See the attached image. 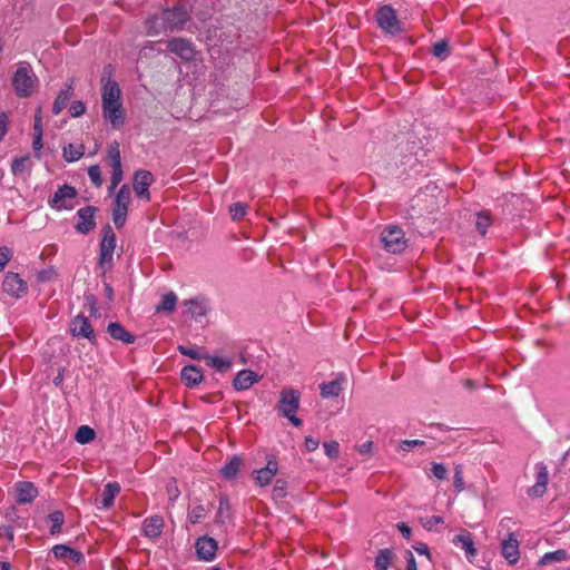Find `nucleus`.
Wrapping results in <instances>:
<instances>
[{"instance_id":"obj_1","label":"nucleus","mask_w":570,"mask_h":570,"mask_svg":"<svg viewBox=\"0 0 570 570\" xmlns=\"http://www.w3.org/2000/svg\"><path fill=\"white\" fill-rule=\"evenodd\" d=\"M101 100L102 117L112 128L120 129L126 119V111L121 101V89L117 81L111 78V67L105 68L101 77Z\"/></svg>"},{"instance_id":"obj_11","label":"nucleus","mask_w":570,"mask_h":570,"mask_svg":"<svg viewBox=\"0 0 570 570\" xmlns=\"http://www.w3.org/2000/svg\"><path fill=\"white\" fill-rule=\"evenodd\" d=\"M76 195L77 190L75 187L62 185L56 190L52 198L49 200V205L58 210H70L72 209V205L68 204V200L73 199Z\"/></svg>"},{"instance_id":"obj_45","label":"nucleus","mask_w":570,"mask_h":570,"mask_svg":"<svg viewBox=\"0 0 570 570\" xmlns=\"http://www.w3.org/2000/svg\"><path fill=\"white\" fill-rule=\"evenodd\" d=\"M88 176L96 187H100L102 185L101 169L98 165H91L88 168Z\"/></svg>"},{"instance_id":"obj_33","label":"nucleus","mask_w":570,"mask_h":570,"mask_svg":"<svg viewBox=\"0 0 570 570\" xmlns=\"http://www.w3.org/2000/svg\"><path fill=\"white\" fill-rule=\"evenodd\" d=\"M48 520L51 522L50 534L57 535L61 532V527L65 522V515L62 511L56 510L48 515Z\"/></svg>"},{"instance_id":"obj_36","label":"nucleus","mask_w":570,"mask_h":570,"mask_svg":"<svg viewBox=\"0 0 570 570\" xmlns=\"http://www.w3.org/2000/svg\"><path fill=\"white\" fill-rule=\"evenodd\" d=\"M177 296L174 292L165 294L160 303L156 306V312H173L176 307Z\"/></svg>"},{"instance_id":"obj_27","label":"nucleus","mask_w":570,"mask_h":570,"mask_svg":"<svg viewBox=\"0 0 570 570\" xmlns=\"http://www.w3.org/2000/svg\"><path fill=\"white\" fill-rule=\"evenodd\" d=\"M72 94V81H70V83L66 86V89L60 90L57 95L52 106L53 115H59L66 108Z\"/></svg>"},{"instance_id":"obj_15","label":"nucleus","mask_w":570,"mask_h":570,"mask_svg":"<svg viewBox=\"0 0 570 570\" xmlns=\"http://www.w3.org/2000/svg\"><path fill=\"white\" fill-rule=\"evenodd\" d=\"M277 472L278 462L275 456H271L267 459L266 465L262 469L255 470L253 474L257 485L266 487L272 482Z\"/></svg>"},{"instance_id":"obj_19","label":"nucleus","mask_w":570,"mask_h":570,"mask_svg":"<svg viewBox=\"0 0 570 570\" xmlns=\"http://www.w3.org/2000/svg\"><path fill=\"white\" fill-rule=\"evenodd\" d=\"M345 382V375L338 374L333 381L320 384L321 396L323 399L338 396L343 391V384Z\"/></svg>"},{"instance_id":"obj_14","label":"nucleus","mask_w":570,"mask_h":570,"mask_svg":"<svg viewBox=\"0 0 570 570\" xmlns=\"http://www.w3.org/2000/svg\"><path fill=\"white\" fill-rule=\"evenodd\" d=\"M195 548L198 559L208 562L214 560L218 544L214 538L204 535L197 539Z\"/></svg>"},{"instance_id":"obj_59","label":"nucleus","mask_w":570,"mask_h":570,"mask_svg":"<svg viewBox=\"0 0 570 570\" xmlns=\"http://www.w3.org/2000/svg\"><path fill=\"white\" fill-rule=\"evenodd\" d=\"M8 131V117L4 114H0V141L3 139Z\"/></svg>"},{"instance_id":"obj_43","label":"nucleus","mask_w":570,"mask_h":570,"mask_svg":"<svg viewBox=\"0 0 570 570\" xmlns=\"http://www.w3.org/2000/svg\"><path fill=\"white\" fill-rule=\"evenodd\" d=\"M206 517V510L202 504L193 507L188 513V519L191 523H198Z\"/></svg>"},{"instance_id":"obj_64","label":"nucleus","mask_w":570,"mask_h":570,"mask_svg":"<svg viewBox=\"0 0 570 570\" xmlns=\"http://www.w3.org/2000/svg\"><path fill=\"white\" fill-rule=\"evenodd\" d=\"M397 529H399V531L402 533V535L405 539H410L412 530H411V528L409 525H406L405 523L401 522V523L397 524Z\"/></svg>"},{"instance_id":"obj_13","label":"nucleus","mask_w":570,"mask_h":570,"mask_svg":"<svg viewBox=\"0 0 570 570\" xmlns=\"http://www.w3.org/2000/svg\"><path fill=\"white\" fill-rule=\"evenodd\" d=\"M70 332L73 336L87 338L91 343L96 341V335L91 324L82 314L72 318L70 323Z\"/></svg>"},{"instance_id":"obj_56","label":"nucleus","mask_w":570,"mask_h":570,"mask_svg":"<svg viewBox=\"0 0 570 570\" xmlns=\"http://www.w3.org/2000/svg\"><path fill=\"white\" fill-rule=\"evenodd\" d=\"M274 494L278 498H283L285 495V491H286V482L284 480H276L275 484H274Z\"/></svg>"},{"instance_id":"obj_21","label":"nucleus","mask_w":570,"mask_h":570,"mask_svg":"<svg viewBox=\"0 0 570 570\" xmlns=\"http://www.w3.org/2000/svg\"><path fill=\"white\" fill-rule=\"evenodd\" d=\"M502 554L510 564H514L519 560V541L513 533L502 542Z\"/></svg>"},{"instance_id":"obj_39","label":"nucleus","mask_w":570,"mask_h":570,"mask_svg":"<svg viewBox=\"0 0 570 570\" xmlns=\"http://www.w3.org/2000/svg\"><path fill=\"white\" fill-rule=\"evenodd\" d=\"M432 53L439 59H445L450 55V47L446 40H439L434 43Z\"/></svg>"},{"instance_id":"obj_24","label":"nucleus","mask_w":570,"mask_h":570,"mask_svg":"<svg viewBox=\"0 0 570 570\" xmlns=\"http://www.w3.org/2000/svg\"><path fill=\"white\" fill-rule=\"evenodd\" d=\"M203 377L202 370L196 365H187L180 372V379L188 387L197 386Z\"/></svg>"},{"instance_id":"obj_18","label":"nucleus","mask_w":570,"mask_h":570,"mask_svg":"<svg viewBox=\"0 0 570 570\" xmlns=\"http://www.w3.org/2000/svg\"><path fill=\"white\" fill-rule=\"evenodd\" d=\"M452 543L455 547H460L461 549H463L469 560H472L476 556L473 535L469 531L462 530L459 534H456L453 538Z\"/></svg>"},{"instance_id":"obj_32","label":"nucleus","mask_w":570,"mask_h":570,"mask_svg":"<svg viewBox=\"0 0 570 570\" xmlns=\"http://www.w3.org/2000/svg\"><path fill=\"white\" fill-rule=\"evenodd\" d=\"M205 360L208 366L220 373L227 372L232 366L229 358L206 355Z\"/></svg>"},{"instance_id":"obj_48","label":"nucleus","mask_w":570,"mask_h":570,"mask_svg":"<svg viewBox=\"0 0 570 570\" xmlns=\"http://www.w3.org/2000/svg\"><path fill=\"white\" fill-rule=\"evenodd\" d=\"M535 470H537V480H535V482L540 483V484L547 485L548 481H549V472H548L547 465L543 464V463H538L535 465Z\"/></svg>"},{"instance_id":"obj_57","label":"nucleus","mask_w":570,"mask_h":570,"mask_svg":"<svg viewBox=\"0 0 570 570\" xmlns=\"http://www.w3.org/2000/svg\"><path fill=\"white\" fill-rule=\"evenodd\" d=\"M228 510H229L228 499L226 497H220L218 512H217V519L220 520L224 517L225 511L228 512Z\"/></svg>"},{"instance_id":"obj_41","label":"nucleus","mask_w":570,"mask_h":570,"mask_svg":"<svg viewBox=\"0 0 570 570\" xmlns=\"http://www.w3.org/2000/svg\"><path fill=\"white\" fill-rule=\"evenodd\" d=\"M108 159L110 166L121 165V156L119 150V145L117 141L112 142L108 148Z\"/></svg>"},{"instance_id":"obj_3","label":"nucleus","mask_w":570,"mask_h":570,"mask_svg":"<svg viewBox=\"0 0 570 570\" xmlns=\"http://www.w3.org/2000/svg\"><path fill=\"white\" fill-rule=\"evenodd\" d=\"M37 83V77L28 62H20L12 77V86L19 97H28L32 94Z\"/></svg>"},{"instance_id":"obj_8","label":"nucleus","mask_w":570,"mask_h":570,"mask_svg":"<svg viewBox=\"0 0 570 570\" xmlns=\"http://www.w3.org/2000/svg\"><path fill=\"white\" fill-rule=\"evenodd\" d=\"M154 181V175L149 170H136L132 177V188L136 196L145 202H150L149 187Z\"/></svg>"},{"instance_id":"obj_55","label":"nucleus","mask_w":570,"mask_h":570,"mask_svg":"<svg viewBox=\"0 0 570 570\" xmlns=\"http://www.w3.org/2000/svg\"><path fill=\"white\" fill-rule=\"evenodd\" d=\"M12 256V252L8 247H0V272L4 268Z\"/></svg>"},{"instance_id":"obj_31","label":"nucleus","mask_w":570,"mask_h":570,"mask_svg":"<svg viewBox=\"0 0 570 570\" xmlns=\"http://www.w3.org/2000/svg\"><path fill=\"white\" fill-rule=\"evenodd\" d=\"M85 154V147L82 145L75 146L69 144L63 147L62 155L66 161L72 163L79 160Z\"/></svg>"},{"instance_id":"obj_28","label":"nucleus","mask_w":570,"mask_h":570,"mask_svg":"<svg viewBox=\"0 0 570 570\" xmlns=\"http://www.w3.org/2000/svg\"><path fill=\"white\" fill-rule=\"evenodd\" d=\"M120 492V485L117 482H109L102 491L101 508L108 509L114 504V500Z\"/></svg>"},{"instance_id":"obj_17","label":"nucleus","mask_w":570,"mask_h":570,"mask_svg":"<svg viewBox=\"0 0 570 570\" xmlns=\"http://www.w3.org/2000/svg\"><path fill=\"white\" fill-rule=\"evenodd\" d=\"M169 50L184 60H191L195 57V49L191 41L184 38H174L168 41Z\"/></svg>"},{"instance_id":"obj_52","label":"nucleus","mask_w":570,"mask_h":570,"mask_svg":"<svg viewBox=\"0 0 570 570\" xmlns=\"http://www.w3.org/2000/svg\"><path fill=\"white\" fill-rule=\"evenodd\" d=\"M444 522V519L440 515H431L423 520L422 524L425 529L432 530L435 525Z\"/></svg>"},{"instance_id":"obj_35","label":"nucleus","mask_w":570,"mask_h":570,"mask_svg":"<svg viewBox=\"0 0 570 570\" xmlns=\"http://www.w3.org/2000/svg\"><path fill=\"white\" fill-rule=\"evenodd\" d=\"M567 558H568V552L563 549H560V550H556L552 552H547L540 559L539 564L546 566V564H550L552 562H561V561L567 560Z\"/></svg>"},{"instance_id":"obj_62","label":"nucleus","mask_w":570,"mask_h":570,"mask_svg":"<svg viewBox=\"0 0 570 570\" xmlns=\"http://www.w3.org/2000/svg\"><path fill=\"white\" fill-rule=\"evenodd\" d=\"M372 448H373V442L372 441H366V442H364V443H362L361 445L357 446V451L361 454L370 455L372 453Z\"/></svg>"},{"instance_id":"obj_50","label":"nucleus","mask_w":570,"mask_h":570,"mask_svg":"<svg viewBox=\"0 0 570 570\" xmlns=\"http://www.w3.org/2000/svg\"><path fill=\"white\" fill-rule=\"evenodd\" d=\"M122 167L121 165L111 166V178L112 187H117L122 180Z\"/></svg>"},{"instance_id":"obj_30","label":"nucleus","mask_w":570,"mask_h":570,"mask_svg":"<svg viewBox=\"0 0 570 570\" xmlns=\"http://www.w3.org/2000/svg\"><path fill=\"white\" fill-rule=\"evenodd\" d=\"M395 558V553L391 549H382L380 550L376 559H375V568L376 570H387L392 564Z\"/></svg>"},{"instance_id":"obj_25","label":"nucleus","mask_w":570,"mask_h":570,"mask_svg":"<svg viewBox=\"0 0 570 570\" xmlns=\"http://www.w3.org/2000/svg\"><path fill=\"white\" fill-rule=\"evenodd\" d=\"M107 332L117 341L125 344H132L136 340L135 335L130 334L119 322H112L108 325Z\"/></svg>"},{"instance_id":"obj_47","label":"nucleus","mask_w":570,"mask_h":570,"mask_svg":"<svg viewBox=\"0 0 570 570\" xmlns=\"http://www.w3.org/2000/svg\"><path fill=\"white\" fill-rule=\"evenodd\" d=\"M323 448H324V451H325V454L335 460L338 458V454H340V444L336 442V441H330V442H325L323 444Z\"/></svg>"},{"instance_id":"obj_12","label":"nucleus","mask_w":570,"mask_h":570,"mask_svg":"<svg viewBox=\"0 0 570 570\" xmlns=\"http://www.w3.org/2000/svg\"><path fill=\"white\" fill-rule=\"evenodd\" d=\"M163 19L170 30H181L188 20V12L183 6H175L164 11Z\"/></svg>"},{"instance_id":"obj_9","label":"nucleus","mask_w":570,"mask_h":570,"mask_svg":"<svg viewBox=\"0 0 570 570\" xmlns=\"http://www.w3.org/2000/svg\"><path fill=\"white\" fill-rule=\"evenodd\" d=\"M3 292L14 298H21L28 293L27 283L20 277L19 274L8 272L2 282Z\"/></svg>"},{"instance_id":"obj_4","label":"nucleus","mask_w":570,"mask_h":570,"mask_svg":"<svg viewBox=\"0 0 570 570\" xmlns=\"http://www.w3.org/2000/svg\"><path fill=\"white\" fill-rule=\"evenodd\" d=\"M301 394L293 389H286L281 392L279 402L277 405L278 411L289 420L295 426H301L303 421L295 415L299 407Z\"/></svg>"},{"instance_id":"obj_29","label":"nucleus","mask_w":570,"mask_h":570,"mask_svg":"<svg viewBox=\"0 0 570 570\" xmlns=\"http://www.w3.org/2000/svg\"><path fill=\"white\" fill-rule=\"evenodd\" d=\"M242 465V459L237 455L232 456V459L224 464V466L220 469L222 475L230 480L238 473Z\"/></svg>"},{"instance_id":"obj_63","label":"nucleus","mask_w":570,"mask_h":570,"mask_svg":"<svg viewBox=\"0 0 570 570\" xmlns=\"http://www.w3.org/2000/svg\"><path fill=\"white\" fill-rule=\"evenodd\" d=\"M42 134L43 132L33 134L32 148L36 151H39L42 148Z\"/></svg>"},{"instance_id":"obj_42","label":"nucleus","mask_w":570,"mask_h":570,"mask_svg":"<svg viewBox=\"0 0 570 570\" xmlns=\"http://www.w3.org/2000/svg\"><path fill=\"white\" fill-rule=\"evenodd\" d=\"M247 205L244 203H234L229 207L233 220H240L246 215Z\"/></svg>"},{"instance_id":"obj_5","label":"nucleus","mask_w":570,"mask_h":570,"mask_svg":"<svg viewBox=\"0 0 570 570\" xmlns=\"http://www.w3.org/2000/svg\"><path fill=\"white\" fill-rule=\"evenodd\" d=\"M381 242L384 248L392 254H400L407 246L403 229L395 225H390L382 230Z\"/></svg>"},{"instance_id":"obj_51","label":"nucleus","mask_w":570,"mask_h":570,"mask_svg":"<svg viewBox=\"0 0 570 570\" xmlns=\"http://www.w3.org/2000/svg\"><path fill=\"white\" fill-rule=\"evenodd\" d=\"M86 107L82 101L75 100L71 102L69 112L72 117H80L85 114Z\"/></svg>"},{"instance_id":"obj_49","label":"nucleus","mask_w":570,"mask_h":570,"mask_svg":"<svg viewBox=\"0 0 570 570\" xmlns=\"http://www.w3.org/2000/svg\"><path fill=\"white\" fill-rule=\"evenodd\" d=\"M56 277L57 272L53 267H48L37 273V279L41 283L51 282Z\"/></svg>"},{"instance_id":"obj_16","label":"nucleus","mask_w":570,"mask_h":570,"mask_svg":"<svg viewBox=\"0 0 570 570\" xmlns=\"http://www.w3.org/2000/svg\"><path fill=\"white\" fill-rule=\"evenodd\" d=\"M16 501L19 504L31 503L38 497L37 487L30 481L14 483Z\"/></svg>"},{"instance_id":"obj_26","label":"nucleus","mask_w":570,"mask_h":570,"mask_svg":"<svg viewBox=\"0 0 570 570\" xmlns=\"http://www.w3.org/2000/svg\"><path fill=\"white\" fill-rule=\"evenodd\" d=\"M184 304L187 307V313L193 317H203L208 312L206 299L200 297L188 299Z\"/></svg>"},{"instance_id":"obj_23","label":"nucleus","mask_w":570,"mask_h":570,"mask_svg":"<svg viewBox=\"0 0 570 570\" xmlns=\"http://www.w3.org/2000/svg\"><path fill=\"white\" fill-rule=\"evenodd\" d=\"M164 528V520L159 515H151L146 518L142 522V531L147 538L156 539L158 538Z\"/></svg>"},{"instance_id":"obj_34","label":"nucleus","mask_w":570,"mask_h":570,"mask_svg":"<svg viewBox=\"0 0 570 570\" xmlns=\"http://www.w3.org/2000/svg\"><path fill=\"white\" fill-rule=\"evenodd\" d=\"M96 436L95 430L88 425H81L77 429L75 440L80 444L91 442Z\"/></svg>"},{"instance_id":"obj_37","label":"nucleus","mask_w":570,"mask_h":570,"mask_svg":"<svg viewBox=\"0 0 570 570\" xmlns=\"http://www.w3.org/2000/svg\"><path fill=\"white\" fill-rule=\"evenodd\" d=\"M491 225V217L488 213L482 212L476 215L475 227L476 230L484 236L489 226Z\"/></svg>"},{"instance_id":"obj_44","label":"nucleus","mask_w":570,"mask_h":570,"mask_svg":"<svg viewBox=\"0 0 570 570\" xmlns=\"http://www.w3.org/2000/svg\"><path fill=\"white\" fill-rule=\"evenodd\" d=\"M431 473L438 480H445L448 478V469L443 463L432 462Z\"/></svg>"},{"instance_id":"obj_40","label":"nucleus","mask_w":570,"mask_h":570,"mask_svg":"<svg viewBox=\"0 0 570 570\" xmlns=\"http://www.w3.org/2000/svg\"><path fill=\"white\" fill-rule=\"evenodd\" d=\"M453 485L456 492H463L465 490V483L463 479V465L456 464L454 466Z\"/></svg>"},{"instance_id":"obj_61","label":"nucleus","mask_w":570,"mask_h":570,"mask_svg":"<svg viewBox=\"0 0 570 570\" xmlns=\"http://www.w3.org/2000/svg\"><path fill=\"white\" fill-rule=\"evenodd\" d=\"M413 549L421 556H425L428 560H430V552L429 548L425 543L417 542L415 546H413Z\"/></svg>"},{"instance_id":"obj_58","label":"nucleus","mask_w":570,"mask_h":570,"mask_svg":"<svg viewBox=\"0 0 570 570\" xmlns=\"http://www.w3.org/2000/svg\"><path fill=\"white\" fill-rule=\"evenodd\" d=\"M405 560L407 570H417L415 558L410 550L405 551Z\"/></svg>"},{"instance_id":"obj_38","label":"nucleus","mask_w":570,"mask_h":570,"mask_svg":"<svg viewBox=\"0 0 570 570\" xmlns=\"http://www.w3.org/2000/svg\"><path fill=\"white\" fill-rule=\"evenodd\" d=\"M30 166V157L23 156L19 158H14L11 163V171L13 175H19L24 170L29 169Z\"/></svg>"},{"instance_id":"obj_6","label":"nucleus","mask_w":570,"mask_h":570,"mask_svg":"<svg viewBox=\"0 0 570 570\" xmlns=\"http://www.w3.org/2000/svg\"><path fill=\"white\" fill-rule=\"evenodd\" d=\"M131 199V193L128 185H122L116 194L112 222L117 228H121L126 224L128 207Z\"/></svg>"},{"instance_id":"obj_54","label":"nucleus","mask_w":570,"mask_h":570,"mask_svg":"<svg viewBox=\"0 0 570 570\" xmlns=\"http://www.w3.org/2000/svg\"><path fill=\"white\" fill-rule=\"evenodd\" d=\"M424 441L422 440H403L400 443V449L402 451H411L415 446L423 445Z\"/></svg>"},{"instance_id":"obj_20","label":"nucleus","mask_w":570,"mask_h":570,"mask_svg":"<svg viewBox=\"0 0 570 570\" xmlns=\"http://www.w3.org/2000/svg\"><path fill=\"white\" fill-rule=\"evenodd\" d=\"M259 376L250 370H242L237 373L233 381V386L236 391H245L258 382Z\"/></svg>"},{"instance_id":"obj_7","label":"nucleus","mask_w":570,"mask_h":570,"mask_svg":"<svg viewBox=\"0 0 570 570\" xmlns=\"http://www.w3.org/2000/svg\"><path fill=\"white\" fill-rule=\"evenodd\" d=\"M377 26L389 35L402 32V23L397 18L396 11L391 6H382L376 11Z\"/></svg>"},{"instance_id":"obj_53","label":"nucleus","mask_w":570,"mask_h":570,"mask_svg":"<svg viewBox=\"0 0 570 570\" xmlns=\"http://www.w3.org/2000/svg\"><path fill=\"white\" fill-rule=\"evenodd\" d=\"M547 491V485L534 483L529 490L528 494L533 498H541Z\"/></svg>"},{"instance_id":"obj_10","label":"nucleus","mask_w":570,"mask_h":570,"mask_svg":"<svg viewBox=\"0 0 570 570\" xmlns=\"http://www.w3.org/2000/svg\"><path fill=\"white\" fill-rule=\"evenodd\" d=\"M98 208L95 206H86L77 212L79 222L75 225L78 233L87 235L96 227V214Z\"/></svg>"},{"instance_id":"obj_2","label":"nucleus","mask_w":570,"mask_h":570,"mask_svg":"<svg viewBox=\"0 0 570 570\" xmlns=\"http://www.w3.org/2000/svg\"><path fill=\"white\" fill-rule=\"evenodd\" d=\"M116 248V234L110 225L102 227V238L99 244L98 268L102 274L111 269L114 265V252Z\"/></svg>"},{"instance_id":"obj_22","label":"nucleus","mask_w":570,"mask_h":570,"mask_svg":"<svg viewBox=\"0 0 570 570\" xmlns=\"http://www.w3.org/2000/svg\"><path fill=\"white\" fill-rule=\"evenodd\" d=\"M52 553L57 559L70 560L73 563H81L85 560L83 554L66 544H56L52 548Z\"/></svg>"},{"instance_id":"obj_60","label":"nucleus","mask_w":570,"mask_h":570,"mask_svg":"<svg viewBox=\"0 0 570 570\" xmlns=\"http://www.w3.org/2000/svg\"><path fill=\"white\" fill-rule=\"evenodd\" d=\"M318 445H320L318 440H316L312 436L305 438V448L307 451L313 452L318 448Z\"/></svg>"},{"instance_id":"obj_46","label":"nucleus","mask_w":570,"mask_h":570,"mask_svg":"<svg viewBox=\"0 0 570 570\" xmlns=\"http://www.w3.org/2000/svg\"><path fill=\"white\" fill-rule=\"evenodd\" d=\"M178 351L181 355L188 356L193 360H205L206 355H203L196 347H187L179 345Z\"/></svg>"}]
</instances>
